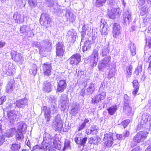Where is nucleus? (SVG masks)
<instances>
[{
    "instance_id": "ddd939ff",
    "label": "nucleus",
    "mask_w": 151,
    "mask_h": 151,
    "mask_svg": "<svg viewBox=\"0 0 151 151\" xmlns=\"http://www.w3.org/2000/svg\"><path fill=\"white\" fill-rule=\"evenodd\" d=\"M84 87L86 89V93L87 95L92 94L95 89V84L92 82L87 83Z\"/></svg>"
},
{
    "instance_id": "a18cd8bd",
    "label": "nucleus",
    "mask_w": 151,
    "mask_h": 151,
    "mask_svg": "<svg viewBox=\"0 0 151 151\" xmlns=\"http://www.w3.org/2000/svg\"><path fill=\"white\" fill-rule=\"evenodd\" d=\"M89 25L87 24H84L82 28V31L83 32H84L85 33H87V34L88 32V30L89 29Z\"/></svg>"
},
{
    "instance_id": "c85d7f7f",
    "label": "nucleus",
    "mask_w": 151,
    "mask_h": 151,
    "mask_svg": "<svg viewBox=\"0 0 151 151\" xmlns=\"http://www.w3.org/2000/svg\"><path fill=\"white\" fill-rule=\"evenodd\" d=\"M108 26L106 22L103 23L100 26V30L102 35H105L107 33Z\"/></svg>"
},
{
    "instance_id": "6e6d98bb",
    "label": "nucleus",
    "mask_w": 151,
    "mask_h": 151,
    "mask_svg": "<svg viewBox=\"0 0 151 151\" xmlns=\"http://www.w3.org/2000/svg\"><path fill=\"white\" fill-rule=\"evenodd\" d=\"M142 71V69L140 66L137 67V69L134 72V74H135L136 76L138 75L139 73Z\"/></svg>"
},
{
    "instance_id": "338daca9",
    "label": "nucleus",
    "mask_w": 151,
    "mask_h": 151,
    "mask_svg": "<svg viewBox=\"0 0 151 151\" xmlns=\"http://www.w3.org/2000/svg\"><path fill=\"white\" fill-rule=\"evenodd\" d=\"M122 134L124 138L125 139V137L129 136V132L127 131H126L123 133Z\"/></svg>"
},
{
    "instance_id": "49530a36",
    "label": "nucleus",
    "mask_w": 151,
    "mask_h": 151,
    "mask_svg": "<svg viewBox=\"0 0 151 151\" xmlns=\"http://www.w3.org/2000/svg\"><path fill=\"white\" fill-rule=\"evenodd\" d=\"M90 129L93 133V135H96L97 134L98 131L97 129L96 125H92L90 127Z\"/></svg>"
},
{
    "instance_id": "3c124183",
    "label": "nucleus",
    "mask_w": 151,
    "mask_h": 151,
    "mask_svg": "<svg viewBox=\"0 0 151 151\" xmlns=\"http://www.w3.org/2000/svg\"><path fill=\"white\" fill-rule=\"evenodd\" d=\"M130 122V120L127 119L124 120L121 123V124L123 126V128H126Z\"/></svg>"
},
{
    "instance_id": "37998d69",
    "label": "nucleus",
    "mask_w": 151,
    "mask_h": 151,
    "mask_svg": "<svg viewBox=\"0 0 151 151\" xmlns=\"http://www.w3.org/2000/svg\"><path fill=\"white\" fill-rule=\"evenodd\" d=\"M148 8L146 6L141 7L140 9V14L141 16H144L146 14L148 11Z\"/></svg>"
},
{
    "instance_id": "412c9836",
    "label": "nucleus",
    "mask_w": 151,
    "mask_h": 151,
    "mask_svg": "<svg viewBox=\"0 0 151 151\" xmlns=\"http://www.w3.org/2000/svg\"><path fill=\"white\" fill-rule=\"evenodd\" d=\"M96 47L94 48L93 50L92 54V57L93 58V61L95 63H96L98 60V58L99 57L98 50H99L100 47L98 45H96Z\"/></svg>"
},
{
    "instance_id": "7ed1b4c3",
    "label": "nucleus",
    "mask_w": 151,
    "mask_h": 151,
    "mask_svg": "<svg viewBox=\"0 0 151 151\" xmlns=\"http://www.w3.org/2000/svg\"><path fill=\"white\" fill-rule=\"evenodd\" d=\"M59 103L61 110L64 111L67 109L69 103V99L66 94H62L61 95Z\"/></svg>"
},
{
    "instance_id": "c756f323",
    "label": "nucleus",
    "mask_w": 151,
    "mask_h": 151,
    "mask_svg": "<svg viewBox=\"0 0 151 151\" xmlns=\"http://www.w3.org/2000/svg\"><path fill=\"white\" fill-rule=\"evenodd\" d=\"M88 142L90 144H93L94 145H97L98 143L99 142L101 141V139L98 136H96L94 137H90L88 139Z\"/></svg>"
},
{
    "instance_id": "052dcab7",
    "label": "nucleus",
    "mask_w": 151,
    "mask_h": 151,
    "mask_svg": "<svg viewBox=\"0 0 151 151\" xmlns=\"http://www.w3.org/2000/svg\"><path fill=\"white\" fill-rule=\"evenodd\" d=\"M52 43L51 41L50 40L48 41V51H51L52 48Z\"/></svg>"
},
{
    "instance_id": "f257e3e1",
    "label": "nucleus",
    "mask_w": 151,
    "mask_h": 151,
    "mask_svg": "<svg viewBox=\"0 0 151 151\" xmlns=\"http://www.w3.org/2000/svg\"><path fill=\"white\" fill-rule=\"evenodd\" d=\"M148 134V133L147 132H139L135 135L133 139V142H134V144L132 143V147L137 145V144L143 142L146 138Z\"/></svg>"
},
{
    "instance_id": "473e14b6",
    "label": "nucleus",
    "mask_w": 151,
    "mask_h": 151,
    "mask_svg": "<svg viewBox=\"0 0 151 151\" xmlns=\"http://www.w3.org/2000/svg\"><path fill=\"white\" fill-rule=\"evenodd\" d=\"M79 106L76 104L73 106L69 113L73 116H75L80 110Z\"/></svg>"
},
{
    "instance_id": "20e7f679",
    "label": "nucleus",
    "mask_w": 151,
    "mask_h": 151,
    "mask_svg": "<svg viewBox=\"0 0 151 151\" xmlns=\"http://www.w3.org/2000/svg\"><path fill=\"white\" fill-rule=\"evenodd\" d=\"M142 120L143 121L142 122L139 124H138V126L139 125H142L143 128H144L146 129H149L151 127V116L149 114H143L142 116Z\"/></svg>"
},
{
    "instance_id": "e433bc0d",
    "label": "nucleus",
    "mask_w": 151,
    "mask_h": 151,
    "mask_svg": "<svg viewBox=\"0 0 151 151\" xmlns=\"http://www.w3.org/2000/svg\"><path fill=\"white\" fill-rule=\"evenodd\" d=\"M124 110L127 115H129L131 114L132 110V108L130 104H127V103L126 104H124Z\"/></svg>"
},
{
    "instance_id": "f8f14e48",
    "label": "nucleus",
    "mask_w": 151,
    "mask_h": 151,
    "mask_svg": "<svg viewBox=\"0 0 151 151\" xmlns=\"http://www.w3.org/2000/svg\"><path fill=\"white\" fill-rule=\"evenodd\" d=\"M106 96V92H104L95 96L92 99V103L95 104L99 103L102 100H104Z\"/></svg>"
},
{
    "instance_id": "5701e85b",
    "label": "nucleus",
    "mask_w": 151,
    "mask_h": 151,
    "mask_svg": "<svg viewBox=\"0 0 151 151\" xmlns=\"http://www.w3.org/2000/svg\"><path fill=\"white\" fill-rule=\"evenodd\" d=\"M87 139V137H86L83 138L76 137L75 138L74 140L77 144L84 146L85 145Z\"/></svg>"
},
{
    "instance_id": "79ce46f5",
    "label": "nucleus",
    "mask_w": 151,
    "mask_h": 151,
    "mask_svg": "<svg viewBox=\"0 0 151 151\" xmlns=\"http://www.w3.org/2000/svg\"><path fill=\"white\" fill-rule=\"evenodd\" d=\"M24 136L22 132L17 131L16 134V139L17 140L22 141L24 138Z\"/></svg>"
},
{
    "instance_id": "2f4dec72",
    "label": "nucleus",
    "mask_w": 151,
    "mask_h": 151,
    "mask_svg": "<svg viewBox=\"0 0 151 151\" xmlns=\"http://www.w3.org/2000/svg\"><path fill=\"white\" fill-rule=\"evenodd\" d=\"M132 83L134 89L132 91V94L134 96L137 94L139 90L138 82L137 80H134L133 81Z\"/></svg>"
},
{
    "instance_id": "69168bd1",
    "label": "nucleus",
    "mask_w": 151,
    "mask_h": 151,
    "mask_svg": "<svg viewBox=\"0 0 151 151\" xmlns=\"http://www.w3.org/2000/svg\"><path fill=\"white\" fill-rule=\"evenodd\" d=\"M47 83L46 81L44 83L43 86V90L45 93L47 92Z\"/></svg>"
},
{
    "instance_id": "e2e57ef3",
    "label": "nucleus",
    "mask_w": 151,
    "mask_h": 151,
    "mask_svg": "<svg viewBox=\"0 0 151 151\" xmlns=\"http://www.w3.org/2000/svg\"><path fill=\"white\" fill-rule=\"evenodd\" d=\"M11 103L9 102H8L6 104L4 109L7 110H9L11 108Z\"/></svg>"
},
{
    "instance_id": "4468645a",
    "label": "nucleus",
    "mask_w": 151,
    "mask_h": 151,
    "mask_svg": "<svg viewBox=\"0 0 151 151\" xmlns=\"http://www.w3.org/2000/svg\"><path fill=\"white\" fill-rule=\"evenodd\" d=\"M66 86L67 83L65 80L60 81L58 83L57 91L59 93L63 92L66 89Z\"/></svg>"
},
{
    "instance_id": "864d4df0",
    "label": "nucleus",
    "mask_w": 151,
    "mask_h": 151,
    "mask_svg": "<svg viewBox=\"0 0 151 151\" xmlns=\"http://www.w3.org/2000/svg\"><path fill=\"white\" fill-rule=\"evenodd\" d=\"M131 18H129L128 17H124L123 19V23L125 25L129 24L130 22L131 21Z\"/></svg>"
},
{
    "instance_id": "b1692460",
    "label": "nucleus",
    "mask_w": 151,
    "mask_h": 151,
    "mask_svg": "<svg viewBox=\"0 0 151 151\" xmlns=\"http://www.w3.org/2000/svg\"><path fill=\"white\" fill-rule=\"evenodd\" d=\"M55 122L56 123V127L59 129H62L63 126V122L61 119L60 115H58L55 117Z\"/></svg>"
},
{
    "instance_id": "9d476101",
    "label": "nucleus",
    "mask_w": 151,
    "mask_h": 151,
    "mask_svg": "<svg viewBox=\"0 0 151 151\" xmlns=\"http://www.w3.org/2000/svg\"><path fill=\"white\" fill-rule=\"evenodd\" d=\"M10 54L12 59L16 62H19L22 59V55L21 53L14 50H12L11 51Z\"/></svg>"
},
{
    "instance_id": "c9c22d12",
    "label": "nucleus",
    "mask_w": 151,
    "mask_h": 151,
    "mask_svg": "<svg viewBox=\"0 0 151 151\" xmlns=\"http://www.w3.org/2000/svg\"><path fill=\"white\" fill-rule=\"evenodd\" d=\"M118 109V107L116 105L112 106L107 109L108 113L111 115H114Z\"/></svg>"
},
{
    "instance_id": "f704fd0d",
    "label": "nucleus",
    "mask_w": 151,
    "mask_h": 151,
    "mask_svg": "<svg viewBox=\"0 0 151 151\" xmlns=\"http://www.w3.org/2000/svg\"><path fill=\"white\" fill-rule=\"evenodd\" d=\"M27 129V126L23 122H20L18 126L17 131L24 132Z\"/></svg>"
},
{
    "instance_id": "4be33fe9",
    "label": "nucleus",
    "mask_w": 151,
    "mask_h": 151,
    "mask_svg": "<svg viewBox=\"0 0 151 151\" xmlns=\"http://www.w3.org/2000/svg\"><path fill=\"white\" fill-rule=\"evenodd\" d=\"M65 16L67 17V19L71 22H73L76 19V16L70 10H68L66 11Z\"/></svg>"
},
{
    "instance_id": "393cba45",
    "label": "nucleus",
    "mask_w": 151,
    "mask_h": 151,
    "mask_svg": "<svg viewBox=\"0 0 151 151\" xmlns=\"http://www.w3.org/2000/svg\"><path fill=\"white\" fill-rule=\"evenodd\" d=\"M120 26L117 23H115L113 27V36L114 37H116L117 35H118L120 33Z\"/></svg>"
},
{
    "instance_id": "9b49d317",
    "label": "nucleus",
    "mask_w": 151,
    "mask_h": 151,
    "mask_svg": "<svg viewBox=\"0 0 151 151\" xmlns=\"http://www.w3.org/2000/svg\"><path fill=\"white\" fill-rule=\"evenodd\" d=\"M56 45V55L58 56L61 58L64 54V45L62 42H58Z\"/></svg>"
},
{
    "instance_id": "774afa93",
    "label": "nucleus",
    "mask_w": 151,
    "mask_h": 151,
    "mask_svg": "<svg viewBox=\"0 0 151 151\" xmlns=\"http://www.w3.org/2000/svg\"><path fill=\"white\" fill-rule=\"evenodd\" d=\"M116 137L117 139L119 140H122V139H124V137L123 135V134H117L116 135Z\"/></svg>"
},
{
    "instance_id": "58836bf2",
    "label": "nucleus",
    "mask_w": 151,
    "mask_h": 151,
    "mask_svg": "<svg viewBox=\"0 0 151 151\" xmlns=\"http://www.w3.org/2000/svg\"><path fill=\"white\" fill-rule=\"evenodd\" d=\"M21 146L19 143H13L12 144L11 149L13 151H19Z\"/></svg>"
},
{
    "instance_id": "f03ea898",
    "label": "nucleus",
    "mask_w": 151,
    "mask_h": 151,
    "mask_svg": "<svg viewBox=\"0 0 151 151\" xmlns=\"http://www.w3.org/2000/svg\"><path fill=\"white\" fill-rule=\"evenodd\" d=\"M111 56L108 55L104 58L99 65V69L100 70L104 69H109L111 67Z\"/></svg>"
},
{
    "instance_id": "de8ad7c7",
    "label": "nucleus",
    "mask_w": 151,
    "mask_h": 151,
    "mask_svg": "<svg viewBox=\"0 0 151 151\" xmlns=\"http://www.w3.org/2000/svg\"><path fill=\"white\" fill-rule=\"evenodd\" d=\"M132 69L133 66L131 65H129V67L127 68V76L128 77H130L131 76L132 72Z\"/></svg>"
},
{
    "instance_id": "13d9d810",
    "label": "nucleus",
    "mask_w": 151,
    "mask_h": 151,
    "mask_svg": "<svg viewBox=\"0 0 151 151\" xmlns=\"http://www.w3.org/2000/svg\"><path fill=\"white\" fill-rule=\"evenodd\" d=\"M114 74L115 73L111 70H110L108 74V77L109 78H111L114 76Z\"/></svg>"
},
{
    "instance_id": "39448f33",
    "label": "nucleus",
    "mask_w": 151,
    "mask_h": 151,
    "mask_svg": "<svg viewBox=\"0 0 151 151\" xmlns=\"http://www.w3.org/2000/svg\"><path fill=\"white\" fill-rule=\"evenodd\" d=\"M48 141H50L48 143V147L49 151H54L56 149L58 150H60L61 147L60 144H59L57 140L55 139L54 138L48 139Z\"/></svg>"
},
{
    "instance_id": "4c0bfd02",
    "label": "nucleus",
    "mask_w": 151,
    "mask_h": 151,
    "mask_svg": "<svg viewBox=\"0 0 151 151\" xmlns=\"http://www.w3.org/2000/svg\"><path fill=\"white\" fill-rule=\"evenodd\" d=\"M37 66L35 64H33L32 65L31 68L29 69V73L32 75L35 76L37 74Z\"/></svg>"
},
{
    "instance_id": "6e6552de",
    "label": "nucleus",
    "mask_w": 151,
    "mask_h": 151,
    "mask_svg": "<svg viewBox=\"0 0 151 151\" xmlns=\"http://www.w3.org/2000/svg\"><path fill=\"white\" fill-rule=\"evenodd\" d=\"M16 69L13 67L12 64L8 63L6 65L4 68L3 70V72L7 76H13L15 73Z\"/></svg>"
},
{
    "instance_id": "680f3d73",
    "label": "nucleus",
    "mask_w": 151,
    "mask_h": 151,
    "mask_svg": "<svg viewBox=\"0 0 151 151\" xmlns=\"http://www.w3.org/2000/svg\"><path fill=\"white\" fill-rule=\"evenodd\" d=\"M6 100V97L5 96H3L0 98V105L2 104Z\"/></svg>"
},
{
    "instance_id": "a878e982",
    "label": "nucleus",
    "mask_w": 151,
    "mask_h": 151,
    "mask_svg": "<svg viewBox=\"0 0 151 151\" xmlns=\"http://www.w3.org/2000/svg\"><path fill=\"white\" fill-rule=\"evenodd\" d=\"M119 14V9L113 8L111 11L109 12L108 15L110 18L114 19L116 16H118Z\"/></svg>"
},
{
    "instance_id": "6ab92c4d",
    "label": "nucleus",
    "mask_w": 151,
    "mask_h": 151,
    "mask_svg": "<svg viewBox=\"0 0 151 151\" xmlns=\"http://www.w3.org/2000/svg\"><path fill=\"white\" fill-rule=\"evenodd\" d=\"M49 100L50 101L51 103H52L51 106H50L49 108V111L51 112V111H52L53 112L55 110L56 104L55 102L56 101V98L55 96H51L49 99Z\"/></svg>"
},
{
    "instance_id": "8fccbe9b",
    "label": "nucleus",
    "mask_w": 151,
    "mask_h": 151,
    "mask_svg": "<svg viewBox=\"0 0 151 151\" xmlns=\"http://www.w3.org/2000/svg\"><path fill=\"white\" fill-rule=\"evenodd\" d=\"M124 104H126L127 103V104H130L129 102H130V98L128 96V95L126 94L124 95Z\"/></svg>"
},
{
    "instance_id": "7c9ffc66",
    "label": "nucleus",
    "mask_w": 151,
    "mask_h": 151,
    "mask_svg": "<svg viewBox=\"0 0 151 151\" xmlns=\"http://www.w3.org/2000/svg\"><path fill=\"white\" fill-rule=\"evenodd\" d=\"M128 48L129 49L132 56H135L136 54V47L134 43L130 42L128 44Z\"/></svg>"
},
{
    "instance_id": "f3484780",
    "label": "nucleus",
    "mask_w": 151,
    "mask_h": 151,
    "mask_svg": "<svg viewBox=\"0 0 151 151\" xmlns=\"http://www.w3.org/2000/svg\"><path fill=\"white\" fill-rule=\"evenodd\" d=\"M103 140L105 141L104 143L106 146L108 147L111 146L113 143V139L111 135L107 134H104Z\"/></svg>"
},
{
    "instance_id": "423d86ee",
    "label": "nucleus",
    "mask_w": 151,
    "mask_h": 151,
    "mask_svg": "<svg viewBox=\"0 0 151 151\" xmlns=\"http://www.w3.org/2000/svg\"><path fill=\"white\" fill-rule=\"evenodd\" d=\"M30 25H22L20 28V32L22 34L28 37L34 36V34L32 32L33 29L31 28Z\"/></svg>"
},
{
    "instance_id": "1a4fd4ad",
    "label": "nucleus",
    "mask_w": 151,
    "mask_h": 151,
    "mask_svg": "<svg viewBox=\"0 0 151 151\" xmlns=\"http://www.w3.org/2000/svg\"><path fill=\"white\" fill-rule=\"evenodd\" d=\"M80 55L76 53L73 55L69 59L71 65H74L78 64L81 61Z\"/></svg>"
},
{
    "instance_id": "a19ab883",
    "label": "nucleus",
    "mask_w": 151,
    "mask_h": 151,
    "mask_svg": "<svg viewBox=\"0 0 151 151\" xmlns=\"http://www.w3.org/2000/svg\"><path fill=\"white\" fill-rule=\"evenodd\" d=\"M107 0H96L95 5L96 7H99L103 6Z\"/></svg>"
},
{
    "instance_id": "c03bdc74",
    "label": "nucleus",
    "mask_w": 151,
    "mask_h": 151,
    "mask_svg": "<svg viewBox=\"0 0 151 151\" xmlns=\"http://www.w3.org/2000/svg\"><path fill=\"white\" fill-rule=\"evenodd\" d=\"M67 33L69 36L72 38H75V37L77 35V33L73 29H71L69 30Z\"/></svg>"
},
{
    "instance_id": "bf43d9fd",
    "label": "nucleus",
    "mask_w": 151,
    "mask_h": 151,
    "mask_svg": "<svg viewBox=\"0 0 151 151\" xmlns=\"http://www.w3.org/2000/svg\"><path fill=\"white\" fill-rule=\"evenodd\" d=\"M86 126V124L82 123L80 124L79 125V127L78 128V131H81Z\"/></svg>"
},
{
    "instance_id": "4d7b16f0",
    "label": "nucleus",
    "mask_w": 151,
    "mask_h": 151,
    "mask_svg": "<svg viewBox=\"0 0 151 151\" xmlns=\"http://www.w3.org/2000/svg\"><path fill=\"white\" fill-rule=\"evenodd\" d=\"M70 144V142L68 140L65 141L64 143V147L63 148V150H64L66 148L68 147Z\"/></svg>"
},
{
    "instance_id": "a211bd4d",
    "label": "nucleus",
    "mask_w": 151,
    "mask_h": 151,
    "mask_svg": "<svg viewBox=\"0 0 151 151\" xmlns=\"http://www.w3.org/2000/svg\"><path fill=\"white\" fill-rule=\"evenodd\" d=\"M109 46L106 45L104 46H102L100 48V53L102 57L108 56L109 53Z\"/></svg>"
},
{
    "instance_id": "dca6fc26",
    "label": "nucleus",
    "mask_w": 151,
    "mask_h": 151,
    "mask_svg": "<svg viewBox=\"0 0 151 151\" xmlns=\"http://www.w3.org/2000/svg\"><path fill=\"white\" fill-rule=\"evenodd\" d=\"M92 42L91 41L89 40H86L84 42L82 46V50L83 52H87L91 49V45Z\"/></svg>"
},
{
    "instance_id": "72a5a7b5",
    "label": "nucleus",
    "mask_w": 151,
    "mask_h": 151,
    "mask_svg": "<svg viewBox=\"0 0 151 151\" xmlns=\"http://www.w3.org/2000/svg\"><path fill=\"white\" fill-rule=\"evenodd\" d=\"M13 18L17 23H20L23 22V20L22 19V17L17 12L14 13Z\"/></svg>"
},
{
    "instance_id": "603ef678",
    "label": "nucleus",
    "mask_w": 151,
    "mask_h": 151,
    "mask_svg": "<svg viewBox=\"0 0 151 151\" xmlns=\"http://www.w3.org/2000/svg\"><path fill=\"white\" fill-rule=\"evenodd\" d=\"M47 107L46 106H44L42 109V113H43L46 118L47 117Z\"/></svg>"
},
{
    "instance_id": "0e129e2a",
    "label": "nucleus",
    "mask_w": 151,
    "mask_h": 151,
    "mask_svg": "<svg viewBox=\"0 0 151 151\" xmlns=\"http://www.w3.org/2000/svg\"><path fill=\"white\" fill-rule=\"evenodd\" d=\"M40 46V43L38 42L34 41L32 42V46L33 47H38Z\"/></svg>"
},
{
    "instance_id": "ea45409f",
    "label": "nucleus",
    "mask_w": 151,
    "mask_h": 151,
    "mask_svg": "<svg viewBox=\"0 0 151 151\" xmlns=\"http://www.w3.org/2000/svg\"><path fill=\"white\" fill-rule=\"evenodd\" d=\"M31 9L34 8L37 5V0H26Z\"/></svg>"
},
{
    "instance_id": "5fc2aeb1",
    "label": "nucleus",
    "mask_w": 151,
    "mask_h": 151,
    "mask_svg": "<svg viewBox=\"0 0 151 151\" xmlns=\"http://www.w3.org/2000/svg\"><path fill=\"white\" fill-rule=\"evenodd\" d=\"M42 70L45 75H47V64L45 63L42 66Z\"/></svg>"
},
{
    "instance_id": "2eb2a0df",
    "label": "nucleus",
    "mask_w": 151,
    "mask_h": 151,
    "mask_svg": "<svg viewBox=\"0 0 151 151\" xmlns=\"http://www.w3.org/2000/svg\"><path fill=\"white\" fill-rule=\"evenodd\" d=\"M27 103L28 101L27 99L24 98L16 101L15 104L18 108H23L25 106L27 105Z\"/></svg>"
},
{
    "instance_id": "0eeeda50",
    "label": "nucleus",
    "mask_w": 151,
    "mask_h": 151,
    "mask_svg": "<svg viewBox=\"0 0 151 151\" xmlns=\"http://www.w3.org/2000/svg\"><path fill=\"white\" fill-rule=\"evenodd\" d=\"M18 111L14 110L7 111V115L8 119L9 120V122L12 124H13L15 122L18 120L19 114Z\"/></svg>"
},
{
    "instance_id": "cd10ccee",
    "label": "nucleus",
    "mask_w": 151,
    "mask_h": 151,
    "mask_svg": "<svg viewBox=\"0 0 151 151\" xmlns=\"http://www.w3.org/2000/svg\"><path fill=\"white\" fill-rule=\"evenodd\" d=\"M16 132V129L15 128H11L6 131L4 134V136L7 137H12Z\"/></svg>"
},
{
    "instance_id": "bb28decb",
    "label": "nucleus",
    "mask_w": 151,
    "mask_h": 151,
    "mask_svg": "<svg viewBox=\"0 0 151 151\" xmlns=\"http://www.w3.org/2000/svg\"><path fill=\"white\" fill-rule=\"evenodd\" d=\"M47 137L46 132L43 134V140L41 143V145H40V149H42L45 151L47 150Z\"/></svg>"
},
{
    "instance_id": "09e8293b",
    "label": "nucleus",
    "mask_w": 151,
    "mask_h": 151,
    "mask_svg": "<svg viewBox=\"0 0 151 151\" xmlns=\"http://www.w3.org/2000/svg\"><path fill=\"white\" fill-rule=\"evenodd\" d=\"M131 12L129 10L125 11L124 14V17H128L131 18Z\"/></svg>"
},
{
    "instance_id": "aec40b11",
    "label": "nucleus",
    "mask_w": 151,
    "mask_h": 151,
    "mask_svg": "<svg viewBox=\"0 0 151 151\" xmlns=\"http://www.w3.org/2000/svg\"><path fill=\"white\" fill-rule=\"evenodd\" d=\"M15 81L13 79H11L8 82L6 88V91L9 93L12 91L15 87L14 83Z\"/></svg>"
}]
</instances>
